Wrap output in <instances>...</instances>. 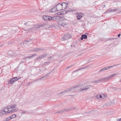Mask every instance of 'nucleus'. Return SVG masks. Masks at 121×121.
I'll return each instance as SVG.
<instances>
[{"label":"nucleus","mask_w":121,"mask_h":121,"mask_svg":"<svg viewBox=\"0 0 121 121\" xmlns=\"http://www.w3.org/2000/svg\"><path fill=\"white\" fill-rule=\"evenodd\" d=\"M92 86L90 85H86L85 83L80 84L78 85V91L79 92L86 91L88 90L89 88L91 87Z\"/></svg>","instance_id":"f257e3e1"},{"label":"nucleus","mask_w":121,"mask_h":121,"mask_svg":"<svg viewBox=\"0 0 121 121\" xmlns=\"http://www.w3.org/2000/svg\"><path fill=\"white\" fill-rule=\"evenodd\" d=\"M78 90V85L74 86L66 90H65L61 92L60 94L63 93H66L69 91H73Z\"/></svg>","instance_id":"f03ea898"},{"label":"nucleus","mask_w":121,"mask_h":121,"mask_svg":"<svg viewBox=\"0 0 121 121\" xmlns=\"http://www.w3.org/2000/svg\"><path fill=\"white\" fill-rule=\"evenodd\" d=\"M16 105L15 104H13L9 106L10 112H13L17 111L18 108L16 107Z\"/></svg>","instance_id":"7ed1b4c3"},{"label":"nucleus","mask_w":121,"mask_h":121,"mask_svg":"<svg viewBox=\"0 0 121 121\" xmlns=\"http://www.w3.org/2000/svg\"><path fill=\"white\" fill-rule=\"evenodd\" d=\"M72 37V35L69 34H66L64 35L62 39L64 40L68 39Z\"/></svg>","instance_id":"20e7f679"},{"label":"nucleus","mask_w":121,"mask_h":121,"mask_svg":"<svg viewBox=\"0 0 121 121\" xmlns=\"http://www.w3.org/2000/svg\"><path fill=\"white\" fill-rule=\"evenodd\" d=\"M117 75L116 74H114L111 75H109L108 77L103 78H101L102 81H106L109 78H111L114 77Z\"/></svg>","instance_id":"39448f33"},{"label":"nucleus","mask_w":121,"mask_h":121,"mask_svg":"<svg viewBox=\"0 0 121 121\" xmlns=\"http://www.w3.org/2000/svg\"><path fill=\"white\" fill-rule=\"evenodd\" d=\"M29 22H27L24 24L25 26V27L26 28H24V30H25L26 31L31 30L32 29L30 26L29 25Z\"/></svg>","instance_id":"423d86ee"},{"label":"nucleus","mask_w":121,"mask_h":121,"mask_svg":"<svg viewBox=\"0 0 121 121\" xmlns=\"http://www.w3.org/2000/svg\"><path fill=\"white\" fill-rule=\"evenodd\" d=\"M47 54H43L40 56H39L38 58L35 59V61L38 60L40 59H43L46 58L47 56Z\"/></svg>","instance_id":"0eeeda50"},{"label":"nucleus","mask_w":121,"mask_h":121,"mask_svg":"<svg viewBox=\"0 0 121 121\" xmlns=\"http://www.w3.org/2000/svg\"><path fill=\"white\" fill-rule=\"evenodd\" d=\"M56 9L57 11H60L63 10L61 4H59L56 6Z\"/></svg>","instance_id":"6e6552de"},{"label":"nucleus","mask_w":121,"mask_h":121,"mask_svg":"<svg viewBox=\"0 0 121 121\" xmlns=\"http://www.w3.org/2000/svg\"><path fill=\"white\" fill-rule=\"evenodd\" d=\"M65 111H70L72 110L77 111V109L76 107H73L65 109Z\"/></svg>","instance_id":"1a4fd4ad"},{"label":"nucleus","mask_w":121,"mask_h":121,"mask_svg":"<svg viewBox=\"0 0 121 121\" xmlns=\"http://www.w3.org/2000/svg\"><path fill=\"white\" fill-rule=\"evenodd\" d=\"M58 23L59 26H64L67 24V23L65 21H60Z\"/></svg>","instance_id":"9d476101"},{"label":"nucleus","mask_w":121,"mask_h":121,"mask_svg":"<svg viewBox=\"0 0 121 121\" xmlns=\"http://www.w3.org/2000/svg\"><path fill=\"white\" fill-rule=\"evenodd\" d=\"M49 18H50V21H55L57 19H60L61 18V17L59 16H58L56 17H50Z\"/></svg>","instance_id":"9b49d317"},{"label":"nucleus","mask_w":121,"mask_h":121,"mask_svg":"<svg viewBox=\"0 0 121 121\" xmlns=\"http://www.w3.org/2000/svg\"><path fill=\"white\" fill-rule=\"evenodd\" d=\"M115 103L114 100H112L107 102L106 104L107 106H109L110 105H112Z\"/></svg>","instance_id":"f8f14e48"},{"label":"nucleus","mask_w":121,"mask_h":121,"mask_svg":"<svg viewBox=\"0 0 121 121\" xmlns=\"http://www.w3.org/2000/svg\"><path fill=\"white\" fill-rule=\"evenodd\" d=\"M105 96V95L104 94H101L100 95H97L96 98L97 99L99 98L103 99L104 98Z\"/></svg>","instance_id":"ddd939ff"},{"label":"nucleus","mask_w":121,"mask_h":121,"mask_svg":"<svg viewBox=\"0 0 121 121\" xmlns=\"http://www.w3.org/2000/svg\"><path fill=\"white\" fill-rule=\"evenodd\" d=\"M113 67V66H111L106 67H105L102 69L100 70V71L101 72V71H104V70H106L108 69H110L112 67Z\"/></svg>","instance_id":"4468645a"},{"label":"nucleus","mask_w":121,"mask_h":121,"mask_svg":"<svg viewBox=\"0 0 121 121\" xmlns=\"http://www.w3.org/2000/svg\"><path fill=\"white\" fill-rule=\"evenodd\" d=\"M49 17H50V16H48L46 15H44L43 16V18L44 20L46 21H50V18Z\"/></svg>","instance_id":"2eb2a0df"},{"label":"nucleus","mask_w":121,"mask_h":121,"mask_svg":"<svg viewBox=\"0 0 121 121\" xmlns=\"http://www.w3.org/2000/svg\"><path fill=\"white\" fill-rule=\"evenodd\" d=\"M3 109L8 114L10 113L9 106L7 107L4 108Z\"/></svg>","instance_id":"dca6fc26"},{"label":"nucleus","mask_w":121,"mask_h":121,"mask_svg":"<svg viewBox=\"0 0 121 121\" xmlns=\"http://www.w3.org/2000/svg\"><path fill=\"white\" fill-rule=\"evenodd\" d=\"M8 113L4 110L3 108L2 110L0 111V114L2 115H6Z\"/></svg>","instance_id":"f3484780"},{"label":"nucleus","mask_w":121,"mask_h":121,"mask_svg":"<svg viewBox=\"0 0 121 121\" xmlns=\"http://www.w3.org/2000/svg\"><path fill=\"white\" fill-rule=\"evenodd\" d=\"M61 4L63 8V10H64L66 9L68 6V4L64 2L62 3V4Z\"/></svg>","instance_id":"a211bd4d"},{"label":"nucleus","mask_w":121,"mask_h":121,"mask_svg":"<svg viewBox=\"0 0 121 121\" xmlns=\"http://www.w3.org/2000/svg\"><path fill=\"white\" fill-rule=\"evenodd\" d=\"M15 81L14 78H13L10 80L9 81L8 84H12Z\"/></svg>","instance_id":"6ab92c4d"},{"label":"nucleus","mask_w":121,"mask_h":121,"mask_svg":"<svg viewBox=\"0 0 121 121\" xmlns=\"http://www.w3.org/2000/svg\"><path fill=\"white\" fill-rule=\"evenodd\" d=\"M116 10L114 9H110L109 10H107V11L105 12L104 13H109L110 12H113L115 11Z\"/></svg>","instance_id":"aec40b11"},{"label":"nucleus","mask_w":121,"mask_h":121,"mask_svg":"<svg viewBox=\"0 0 121 121\" xmlns=\"http://www.w3.org/2000/svg\"><path fill=\"white\" fill-rule=\"evenodd\" d=\"M87 36L85 35H82L81 38V40H82L83 39H86L87 38Z\"/></svg>","instance_id":"412c9836"},{"label":"nucleus","mask_w":121,"mask_h":121,"mask_svg":"<svg viewBox=\"0 0 121 121\" xmlns=\"http://www.w3.org/2000/svg\"><path fill=\"white\" fill-rule=\"evenodd\" d=\"M102 81L101 79L98 80H96L93 82H94L95 83H99L100 82H101Z\"/></svg>","instance_id":"4be33fe9"},{"label":"nucleus","mask_w":121,"mask_h":121,"mask_svg":"<svg viewBox=\"0 0 121 121\" xmlns=\"http://www.w3.org/2000/svg\"><path fill=\"white\" fill-rule=\"evenodd\" d=\"M56 11H57V10H56V8L55 7L52 9L51 11V13H54L56 12Z\"/></svg>","instance_id":"5701e85b"},{"label":"nucleus","mask_w":121,"mask_h":121,"mask_svg":"<svg viewBox=\"0 0 121 121\" xmlns=\"http://www.w3.org/2000/svg\"><path fill=\"white\" fill-rule=\"evenodd\" d=\"M45 25L44 24H42L39 26H38L36 28V29L37 30L38 29L41 28L42 27H44Z\"/></svg>","instance_id":"b1692460"},{"label":"nucleus","mask_w":121,"mask_h":121,"mask_svg":"<svg viewBox=\"0 0 121 121\" xmlns=\"http://www.w3.org/2000/svg\"><path fill=\"white\" fill-rule=\"evenodd\" d=\"M115 119H116L115 117H113L111 119V120H115ZM116 120L117 121H121V118H120L119 119H117Z\"/></svg>","instance_id":"393cba45"},{"label":"nucleus","mask_w":121,"mask_h":121,"mask_svg":"<svg viewBox=\"0 0 121 121\" xmlns=\"http://www.w3.org/2000/svg\"><path fill=\"white\" fill-rule=\"evenodd\" d=\"M84 69V67H82L80 68H79L78 69L76 70L73 71V72H75L78 71L80 70L81 69Z\"/></svg>","instance_id":"a878e982"},{"label":"nucleus","mask_w":121,"mask_h":121,"mask_svg":"<svg viewBox=\"0 0 121 121\" xmlns=\"http://www.w3.org/2000/svg\"><path fill=\"white\" fill-rule=\"evenodd\" d=\"M16 115L15 114H13L10 117L11 119H13L16 117Z\"/></svg>","instance_id":"bb28decb"},{"label":"nucleus","mask_w":121,"mask_h":121,"mask_svg":"<svg viewBox=\"0 0 121 121\" xmlns=\"http://www.w3.org/2000/svg\"><path fill=\"white\" fill-rule=\"evenodd\" d=\"M82 17V15H78L77 16V18L78 19H80Z\"/></svg>","instance_id":"cd10ccee"},{"label":"nucleus","mask_w":121,"mask_h":121,"mask_svg":"<svg viewBox=\"0 0 121 121\" xmlns=\"http://www.w3.org/2000/svg\"><path fill=\"white\" fill-rule=\"evenodd\" d=\"M37 55V54H32L31 55V57H33L36 56Z\"/></svg>","instance_id":"c85d7f7f"},{"label":"nucleus","mask_w":121,"mask_h":121,"mask_svg":"<svg viewBox=\"0 0 121 121\" xmlns=\"http://www.w3.org/2000/svg\"><path fill=\"white\" fill-rule=\"evenodd\" d=\"M11 119V118H10V117H8L6 119V121H8L10 120Z\"/></svg>","instance_id":"c756f323"},{"label":"nucleus","mask_w":121,"mask_h":121,"mask_svg":"<svg viewBox=\"0 0 121 121\" xmlns=\"http://www.w3.org/2000/svg\"><path fill=\"white\" fill-rule=\"evenodd\" d=\"M32 51H38V48H35V49H33Z\"/></svg>","instance_id":"7c9ffc66"},{"label":"nucleus","mask_w":121,"mask_h":121,"mask_svg":"<svg viewBox=\"0 0 121 121\" xmlns=\"http://www.w3.org/2000/svg\"><path fill=\"white\" fill-rule=\"evenodd\" d=\"M46 77V76H45V77H41V78H40L37 79V80H35L34 81V82H35L36 81H37V80H39V79H42L43 78H44V77Z\"/></svg>","instance_id":"2f4dec72"},{"label":"nucleus","mask_w":121,"mask_h":121,"mask_svg":"<svg viewBox=\"0 0 121 121\" xmlns=\"http://www.w3.org/2000/svg\"><path fill=\"white\" fill-rule=\"evenodd\" d=\"M38 51H42L43 50V49H42L40 48H37Z\"/></svg>","instance_id":"473e14b6"},{"label":"nucleus","mask_w":121,"mask_h":121,"mask_svg":"<svg viewBox=\"0 0 121 121\" xmlns=\"http://www.w3.org/2000/svg\"><path fill=\"white\" fill-rule=\"evenodd\" d=\"M73 11H74L72 9H70V10H69L68 11V12H73Z\"/></svg>","instance_id":"72a5a7b5"},{"label":"nucleus","mask_w":121,"mask_h":121,"mask_svg":"<svg viewBox=\"0 0 121 121\" xmlns=\"http://www.w3.org/2000/svg\"><path fill=\"white\" fill-rule=\"evenodd\" d=\"M13 78H14V79L15 81L18 80V78H17V77H14Z\"/></svg>","instance_id":"f704fd0d"},{"label":"nucleus","mask_w":121,"mask_h":121,"mask_svg":"<svg viewBox=\"0 0 121 121\" xmlns=\"http://www.w3.org/2000/svg\"><path fill=\"white\" fill-rule=\"evenodd\" d=\"M49 63H50V62L49 61H48L47 62H45L44 63V65H47V64Z\"/></svg>","instance_id":"c9c22d12"},{"label":"nucleus","mask_w":121,"mask_h":121,"mask_svg":"<svg viewBox=\"0 0 121 121\" xmlns=\"http://www.w3.org/2000/svg\"><path fill=\"white\" fill-rule=\"evenodd\" d=\"M51 58H52V56H50L49 57H48L47 58V59H48V60H50L51 59Z\"/></svg>","instance_id":"e433bc0d"},{"label":"nucleus","mask_w":121,"mask_h":121,"mask_svg":"<svg viewBox=\"0 0 121 121\" xmlns=\"http://www.w3.org/2000/svg\"><path fill=\"white\" fill-rule=\"evenodd\" d=\"M32 58L31 56H27L26 57V58Z\"/></svg>","instance_id":"4c0bfd02"},{"label":"nucleus","mask_w":121,"mask_h":121,"mask_svg":"<svg viewBox=\"0 0 121 121\" xmlns=\"http://www.w3.org/2000/svg\"><path fill=\"white\" fill-rule=\"evenodd\" d=\"M58 15H60L61 14V13L60 12H59L57 13Z\"/></svg>","instance_id":"58836bf2"},{"label":"nucleus","mask_w":121,"mask_h":121,"mask_svg":"<svg viewBox=\"0 0 121 121\" xmlns=\"http://www.w3.org/2000/svg\"><path fill=\"white\" fill-rule=\"evenodd\" d=\"M72 65L69 66L68 67H67V69L71 67H72Z\"/></svg>","instance_id":"ea45409f"},{"label":"nucleus","mask_w":121,"mask_h":121,"mask_svg":"<svg viewBox=\"0 0 121 121\" xmlns=\"http://www.w3.org/2000/svg\"><path fill=\"white\" fill-rule=\"evenodd\" d=\"M25 112L24 111H22V113H25V112Z\"/></svg>","instance_id":"a19ab883"},{"label":"nucleus","mask_w":121,"mask_h":121,"mask_svg":"<svg viewBox=\"0 0 121 121\" xmlns=\"http://www.w3.org/2000/svg\"><path fill=\"white\" fill-rule=\"evenodd\" d=\"M63 111L62 110H60V112L59 111L58 112H59L60 113H62Z\"/></svg>","instance_id":"79ce46f5"},{"label":"nucleus","mask_w":121,"mask_h":121,"mask_svg":"<svg viewBox=\"0 0 121 121\" xmlns=\"http://www.w3.org/2000/svg\"><path fill=\"white\" fill-rule=\"evenodd\" d=\"M120 35H121V34H119L118 35V37H119Z\"/></svg>","instance_id":"37998d69"},{"label":"nucleus","mask_w":121,"mask_h":121,"mask_svg":"<svg viewBox=\"0 0 121 121\" xmlns=\"http://www.w3.org/2000/svg\"><path fill=\"white\" fill-rule=\"evenodd\" d=\"M21 78H20L19 77H17V78H18V80L20 79Z\"/></svg>","instance_id":"c03bdc74"},{"label":"nucleus","mask_w":121,"mask_h":121,"mask_svg":"<svg viewBox=\"0 0 121 121\" xmlns=\"http://www.w3.org/2000/svg\"><path fill=\"white\" fill-rule=\"evenodd\" d=\"M115 66V65H114L113 66Z\"/></svg>","instance_id":"a18cd8bd"},{"label":"nucleus","mask_w":121,"mask_h":121,"mask_svg":"<svg viewBox=\"0 0 121 121\" xmlns=\"http://www.w3.org/2000/svg\"><path fill=\"white\" fill-rule=\"evenodd\" d=\"M1 68V67H0V69Z\"/></svg>","instance_id":"49530a36"}]
</instances>
